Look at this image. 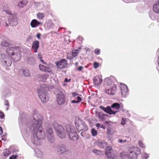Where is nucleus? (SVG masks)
<instances>
[{"instance_id":"18","label":"nucleus","mask_w":159,"mask_h":159,"mask_svg":"<svg viewBox=\"0 0 159 159\" xmlns=\"http://www.w3.org/2000/svg\"><path fill=\"white\" fill-rule=\"evenodd\" d=\"M11 58L6 57V60H4L2 61L3 64L6 66H10L12 64Z\"/></svg>"},{"instance_id":"51","label":"nucleus","mask_w":159,"mask_h":159,"mask_svg":"<svg viewBox=\"0 0 159 159\" xmlns=\"http://www.w3.org/2000/svg\"><path fill=\"white\" fill-rule=\"evenodd\" d=\"M126 140H125L124 141H123V140H122V139H119L118 140L119 142L120 143H124L125 142H126Z\"/></svg>"},{"instance_id":"13","label":"nucleus","mask_w":159,"mask_h":159,"mask_svg":"<svg viewBox=\"0 0 159 159\" xmlns=\"http://www.w3.org/2000/svg\"><path fill=\"white\" fill-rule=\"evenodd\" d=\"M57 102L59 105L63 104L65 101V96L61 92H59L57 94Z\"/></svg>"},{"instance_id":"31","label":"nucleus","mask_w":159,"mask_h":159,"mask_svg":"<svg viewBox=\"0 0 159 159\" xmlns=\"http://www.w3.org/2000/svg\"><path fill=\"white\" fill-rule=\"evenodd\" d=\"M23 74L25 77H28L30 76V73L29 70L25 69L23 71Z\"/></svg>"},{"instance_id":"3","label":"nucleus","mask_w":159,"mask_h":159,"mask_svg":"<svg viewBox=\"0 0 159 159\" xmlns=\"http://www.w3.org/2000/svg\"><path fill=\"white\" fill-rule=\"evenodd\" d=\"M67 134L70 139L71 140H77L78 139V136L76 132L75 128L70 125L66 126Z\"/></svg>"},{"instance_id":"33","label":"nucleus","mask_w":159,"mask_h":159,"mask_svg":"<svg viewBox=\"0 0 159 159\" xmlns=\"http://www.w3.org/2000/svg\"><path fill=\"white\" fill-rule=\"evenodd\" d=\"M93 152L95 154L98 155H100L102 154V151L96 149H93Z\"/></svg>"},{"instance_id":"2","label":"nucleus","mask_w":159,"mask_h":159,"mask_svg":"<svg viewBox=\"0 0 159 159\" xmlns=\"http://www.w3.org/2000/svg\"><path fill=\"white\" fill-rule=\"evenodd\" d=\"M120 106L118 103H114L111 106H107L106 108L102 106H100L99 108L109 115H115L119 111Z\"/></svg>"},{"instance_id":"7","label":"nucleus","mask_w":159,"mask_h":159,"mask_svg":"<svg viewBox=\"0 0 159 159\" xmlns=\"http://www.w3.org/2000/svg\"><path fill=\"white\" fill-rule=\"evenodd\" d=\"M38 92L39 98L42 102L45 103L48 100L49 97L46 92H42V91L38 90Z\"/></svg>"},{"instance_id":"39","label":"nucleus","mask_w":159,"mask_h":159,"mask_svg":"<svg viewBox=\"0 0 159 159\" xmlns=\"http://www.w3.org/2000/svg\"><path fill=\"white\" fill-rule=\"evenodd\" d=\"M122 157L123 159H130L129 155H122Z\"/></svg>"},{"instance_id":"10","label":"nucleus","mask_w":159,"mask_h":159,"mask_svg":"<svg viewBox=\"0 0 159 159\" xmlns=\"http://www.w3.org/2000/svg\"><path fill=\"white\" fill-rule=\"evenodd\" d=\"M46 133L49 141L51 143H53L55 140V138L52 129L50 128L48 129Z\"/></svg>"},{"instance_id":"14","label":"nucleus","mask_w":159,"mask_h":159,"mask_svg":"<svg viewBox=\"0 0 159 159\" xmlns=\"http://www.w3.org/2000/svg\"><path fill=\"white\" fill-rule=\"evenodd\" d=\"M120 88L122 95L123 97H125L128 91L127 86L124 84L121 83L120 84Z\"/></svg>"},{"instance_id":"4","label":"nucleus","mask_w":159,"mask_h":159,"mask_svg":"<svg viewBox=\"0 0 159 159\" xmlns=\"http://www.w3.org/2000/svg\"><path fill=\"white\" fill-rule=\"evenodd\" d=\"M52 125L59 137L61 139L65 137L66 136L65 131L61 125H59L55 122H54Z\"/></svg>"},{"instance_id":"34","label":"nucleus","mask_w":159,"mask_h":159,"mask_svg":"<svg viewBox=\"0 0 159 159\" xmlns=\"http://www.w3.org/2000/svg\"><path fill=\"white\" fill-rule=\"evenodd\" d=\"M9 43L7 42L6 41H5L2 42L1 43V45L2 47H8L9 45Z\"/></svg>"},{"instance_id":"16","label":"nucleus","mask_w":159,"mask_h":159,"mask_svg":"<svg viewBox=\"0 0 159 159\" xmlns=\"http://www.w3.org/2000/svg\"><path fill=\"white\" fill-rule=\"evenodd\" d=\"M94 84L97 86H99L102 82V77L99 76H97L93 79Z\"/></svg>"},{"instance_id":"37","label":"nucleus","mask_w":159,"mask_h":159,"mask_svg":"<svg viewBox=\"0 0 159 159\" xmlns=\"http://www.w3.org/2000/svg\"><path fill=\"white\" fill-rule=\"evenodd\" d=\"M37 17L38 19H41L43 18L44 16L43 13H40L37 14Z\"/></svg>"},{"instance_id":"9","label":"nucleus","mask_w":159,"mask_h":159,"mask_svg":"<svg viewBox=\"0 0 159 159\" xmlns=\"http://www.w3.org/2000/svg\"><path fill=\"white\" fill-rule=\"evenodd\" d=\"M106 156L109 158H113L115 156L114 151L111 146H108L105 150Z\"/></svg>"},{"instance_id":"56","label":"nucleus","mask_w":159,"mask_h":159,"mask_svg":"<svg viewBox=\"0 0 159 159\" xmlns=\"http://www.w3.org/2000/svg\"><path fill=\"white\" fill-rule=\"evenodd\" d=\"M2 133L3 131L2 130V128L1 126H0V134H2Z\"/></svg>"},{"instance_id":"15","label":"nucleus","mask_w":159,"mask_h":159,"mask_svg":"<svg viewBox=\"0 0 159 159\" xmlns=\"http://www.w3.org/2000/svg\"><path fill=\"white\" fill-rule=\"evenodd\" d=\"M81 50V48H79L78 49H75V50H73L72 51V53L71 54V55L70 56L69 55H68L67 56V59L71 60L73 58V57H76L78 53Z\"/></svg>"},{"instance_id":"19","label":"nucleus","mask_w":159,"mask_h":159,"mask_svg":"<svg viewBox=\"0 0 159 159\" xmlns=\"http://www.w3.org/2000/svg\"><path fill=\"white\" fill-rule=\"evenodd\" d=\"M96 115L100 120H105V116H107L108 115L103 114L102 112L96 111Z\"/></svg>"},{"instance_id":"58","label":"nucleus","mask_w":159,"mask_h":159,"mask_svg":"<svg viewBox=\"0 0 159 159\" xmlns=\"http://www.w3.org/2000/svg\"><path fill=\"white\" fill-rule=\"evenodd\" d=\"M38 57H39H39H41V53L38 54Z\"/></svg>"},{"instance_id":"57","label":"nucleus","mask_w":159,"mask_h":159,"mask_svg":"<svg viewBox=\"0 0 159 159\" xmlns=\"http://www.w3.org/2000/svg\"><path fill=\"white\" fill-rule=\"evenodd\" d=\"M96 126L97 127H98L99 126H101V125L99 123H98L96 125Z\"/></svg>"},{"instance_id":"17","label":"nucleus","mask_w":159,"mask_h":159,"mask_svg":"<svg viewBox=\"0 0 159 159\" xmlns=\"http://www.w3.org/2000/svg\"><path fill=\"white\" fill-rule=\"evenodd\" d=\"M116 89V85L114 84L113 85L112 88L110 89L107 88L106 89L105 92L107 93L109 95H113Z\"/></svg>"},{"instance_id":"62","label":"nucleus","mask_w":159,"mask_h":159,"mask_svg":"<svg viewBox=\"0 0 159 159\" xmlns=\"http://www.w3.org/2000/svg\"><path fill=\"white\" fill-rule=\"evenodd\" d=\"M78 62H76L75 63V66H77L78 65Z\"/></svg>"},{"instance_id":"63","label":"nucleus","mask_w":159,"mask_h":159,"mask_svg":"<svg viewBox=\"0 0 159 159\" xmlns=\"http://www.w3.org/2000/svg\"><path fill=\"white\" fill-rule=\"evenodd\" d=\"M2 140H3L4 141L5 140V139L4 138H2Z\"/></svg>"},{"instance_id":"55","label":"nucleus","mask_w":159,"mask_h":159,"mask_svg":"<svg viewBox=\"0 0 159 159\" xmlns=\"http://www.w3.org/2000/svg\"><path fill=\"white\" fill-rule=\"evenodd\" d=\"M71 102L72 103H78L77 101L75 100H72L71 101Z\"/></svg>"},{"instance_id":"25","label":"nucleus","mask_w":159,"mask_h":159,"mask_svg":"<svg viewBox=\"0 0 159 159\" xmlns=\"http://www.w3.org/2000/svg\"><path fill=\"white\" fill-rule=\"evenodd\" d=\"M98 144L100 148H107V143L104 141H99L98 143Z\"/></svg>"},{"instance_id":"44","label":"nucleus","mask_w":159,"mask_h":159,"mask_svg":"<svg viewBox=\"0 0 159 159\" xmlns=\"http://www.w3.org/2000/svg\"><path fill=\"white\" fill-rule=\"evenodd\" d=\"M95 53L97 55L99 54L100 50L98 49H96L94 51Z\"/></svg>"},{"instance_id":"54","label":"nucleus","mask_w":159,"mask_h":159,"mask_svg":"<svg viewBox=\"0 0 159 159\" xmlns=\"http://www.w3.org/2000/svg\"><path fill=\"white\" fill-rule=\"evenodd\" d=\"M72 95L73 96H75L78 95V94L76 92H73L72 93Z\"/></svg>"},{"instance_id":"41","label":"nucleus","mask_w":159,"mask_h":159,"mask_svg":"<svg viewBox=\"0 0 159 159\" xmlns=\"http://www.w3.org/2000/svg\"><path fill=\"white\" fill-rule=\"evenodd\" d=\"M94 67L95 68H97L99 66V64L96 62H95L93 63Z\"/></svg>"},{"instance_id":"30","label":"nucleus","mask_w":159,"mask_h":159,"mask_svg":"<svg viewBox=\"0 0 159 159\" xmlns=\"http://www.w3.org/2000/svg\"><path fill=\"white\" fill-rule=\"evenodd\" d=\"M38 78H39V80L41 81H44L47 79V76L46 75H38Z\"/></svg>"},{"instance_id":"29","label":"nucleus","mask_w":159,"mask_h":159,"mask_svg":"<svg viewBox=\"0 0 159 159\" xmlns=\"http://www.w3.org/2000/svg\"><path fill=\"white\" fill-rule=\"evenodd\" d=\"M35 59L33 57H30L29 58L28 63L31 65H34L35 63Z\"/></svg>"},{"instance_id":"1","label":"nucleus","mask_w":159,"mask_h":159,"mask_svg":"<svg viewBox=\"0 0 159 159\" xmlns=\"http://www.w3.org/2000/svg\"><path fill=\"white\" fill-rule=\"evenodd\" d=\"M43 117L40 114L35 113L31 117L26 126V130L28 133L33 134L32 142L35 145H38L39 140L45 138V135L43 132V129L41 127L43 120Z\"/></svg>"},{"instance_id":"5","label":"nucleus","mask_w":159,"mask_h":159,"mask_svg":"<svg viewBox=\"0 0 159 159\" xmlns=\"http://www.w3.org/2000/svg\"><path fill=\"white\" fill-rule=\"evenodd\" d=\"M75 126L77 130L79 131V132L82 130L87 131L88 129V127L85 123L81 120H80V119H79L78 120L75 121Z\"/></svg>"},{"instance_id":"22","label":"nucleus","mask_w":159,"mask_h":159,"mask_svg":"<svg viewBox=\"0 0 159 159\" xmlns=\"http://www.w3.org/2000/svg\"><path fill=\"white\" fill-rule=\"evenodd\" d=\"M153 11L156 13H159V0L153 5Z\"/></svg>"},{"instance_id":"20","label":"nucleus","mask_w":159,"mask_h":159,"mask_svg":"<svg viewBox=\"0 0 159 159\" xmlns=\"http://www.w3.org/2000/svg\"><path fill=\"white\" fill-rule=\"evenodd\" d=\"M39 42L38 41L36 40L34 42L32 43V48L34 49L35 52L36 53L37 52V49L39 47Z\"/></svg>"},{"instance_id":"8","label":"nucleus","mask_w":159,"mask_h":159,"mask_svg":"<svg viewBox=\"0 0 159 159\" xmlns=\"http://www.w3.org/2000/svg\"><path fill=\"white\" fill-rule=\"evenodd\" d=\"M141 153V151L139 148H134L133 150L130 151L129 154L130 159H136L137 156Z\"/></svg>"},{"instance_id":"36","label":"nucleus","mask_w":159,"mask_h":159,"mask_svg":"<svg viewBox=\"0 0 159 159\" xmlns=\"http://www.w3.org/2000/svg\"><path fill=\"white\" fill-rule=\"evenodd\" d=\"M91 133H92V135L93 136H95L97 134V132L93 128V129H91Z\"/></svg>"},{"instance_id":"64","label":"nucleus","mask_w":159,"mask_h":159,"mask_svg":"<svg viewBox=\"0 0 159 159\" xmlns=\"http://www.w3.org/2000/svg\"><path fill=\"white\" fill-rule=\"evenodd\" d=\"M105 123L107 124H108L109 123V122L108 121H106L105 122Z\"/></svg>"},{"instance_id":"27","label":"nucleus","mask_w":159,"mask_h":159,"mask_svg":"<svg viewBox=\"0 0 159 159\" xmlns=\"http://www.w3.org/2000/svg\"><path fill=\"white\" fill-rule=\"evenodd\" d=\"M11 58L13 59L14 62H16L20 60V57L19 54H14V55H12V56L11 57Z\"/></svg>"},{"instance_id":"24","label":"nucleus","mask_w":159,"mask_h":159,"mask_svg":"<svg viewBox=\"0 0 159 159\" xmlns=\"http://www.w3.org/2000/svg\"><path fill=\"white\" fill-rule=\"evenodd\" d=\"M15 49L14 48H8L7 49L6 51L7 53L10 56L12 57V55L14 54V51Z\"/></svg>"},{"instance_id":"21","label":"nucleus","mask_w":159,"mask_h":159,"mask_svg":"<svg viewBox=\"0 0 159 159\" xmlns=\"http://www.w3.org/2000/svg\"><path fill=\"white\" fill-rule=\"evenodd\" d=\"M40 24H42V23L38 21L36 19L33 20L30 23L31 26L32 28H35L37 27Z\"/></svg>"},{"instance_id":"61","label":"nucleus","mask_w":159,"mask_h":159,"mask_svg":"<svg viewBox=\"0 0 159 159\" xmlns=\"http://www.w3.org/2000/svg\"><path fill=\"white\" fill-rule=\"evenodd\" d=\"M7 13L9 14H11V13L10 11H7Z\"/></svg>"},{"instance_id":"47","label":"nucleus","mask_w":159,"mask_h":159,"mask_svg":"<svg viewBox=\"0 0 159 159\" xmlns=\"http://www.w3.org/2000/svg\"><path fill=\"white\" fill-rule=\"evenodd\" d=\"M4 114L3 113L0 112V119H2L4 117Z\"/></svg>"},{"instance_id":"60","label":"nucleus","mask_w":159,"mask_h":159,"mask_svg":"<svg viewBox=\"0 0 159 159\" xmlns=\"http://www.w3.org/2000/svg\"><path fill=\"white\" fill-rule=\"evenodd\" d=\"M125 123L124 122H122L121 123V124L123 125H125Z\"/></svg>"},{"instance_id":"50","label":"nucleus","mask_w":159,"mask_h":159,"mask_svg":"<svg viewBox=\"0 0 159 159\" xmlns=\"http://www.w3.org/2000/svg\"><path fill=\"white\" fill-rule=\"evenodd\" d=\"M83 68V66H80L77 68V70L79 71H81V70H82Z\"/></svg>"},{"instance_id":"49","label":"nucleus","mask_w":159,"mask_h":159,"mask_svg":"<svg viewBox=\"0 0 159 159\" xmlns=\"http://www.w3.org/2000/svg\"><path fill=\"white\" fill-rule=\"evenodd\" d=\"M148 157V156L147 154H145L143 155V157H144L145 159H147Z\"/></svg>"},{"instance_id":"42","label":"nucleus","mask_w":159,"mask_h":159,"mask_svg":"<svg viewBox=\"0 0 159 159\" xmlns=\"http://www.w3.org/2000/svg\"><path fill=\"white\" fill-rule=\"evenodd\" d=\"M1 58L2 59H3V60H6V57H8L7 56H6V55L4 54H1Z\"/></svg>"},{"instance_id":"28","label":"nucleus","mask_w":159,"mask_h":159,"mask_svg":"<svg viewBox=\"0 0 159 159\" xmlns=\"http://www.w3.org/2000/svg\"><path fill=\"white\" fill-rule=\"evenodd\" d=\"M39 69L45 72H50L48 70L49 69L48 68L46 67L45 66L40 64L39 65Z\"/></svg>"},{"instance_id":"46","label":"nucleus","mask_w":159,"mask_h":159,"mask_svg":"<svg viewBox=\"0 0 159 159\" xmlns=\"http://www.w3.org/2000/svg\"><path fill=\"white\" fill-rule=\"evenodd\" d=\"M80 135L83 137H84L86 135V132L85 131L82 132L80 133Z\"/></svg>"},{"instance_id":"6","label":"nucleus","mask_w":159,"mask_h":159,"mask_svg":"<svg viewBox=\"0 0 159 159\" xmlns=\"http://www.w3.org/2000/svg\"><path fill=\"white\" fill-rule=\"evenodd\" d=\"M56 149L57 152L61 154H67L69 150L65 144L62 143L57 145Z\"/></svg>"},{"instance_id":"12","label":"nucleus","mask_w":159,"mask_h":159,"mask_svg":"<svg viewBox=\"0 0 159 159\" xmlns=\"http://www.w3.org/2000/svg\"><path fill=\"white\" fill-rule=\"evenodd\" d=\"M8 21L11 26H15L18 24V21L16 16L14 15L11 16L8 20Z\"/></svg>"},{"instance_id":"48","label":"nucleus","mask_w":159,"mask_h":159,"mask_svg":"<svg viewBox=\"0 0 159 159\" xmlns=\"http://www.w3.org/2000/svg\"><path fill=\"white\" fill-rule=\"evenodd\" d=\"M39 59L40 60V61H41L43 64H46V63L45 62H44V61L43 60L41 57H39Z\"/></svg>"},{"instance_id":"45","label":"nucleus","mask_w":159,"mask_h":159,"mask_svg":"<svg viewBox=\"0 0 159 159\" xmlns=\"http://www.w3.org/2000/svg\"><path fill=\"white\" fill-rule=\"evenodd\" d=\"M76 98L77 99V100H76V101H77L78 103L80 102L81 100V98L79 96L77 97Z\"/></svg>"},{"instance_id":"59","label":"nucleus","mask_w":159,"mask_h":159,"mask_svg":"<svg viewBox=\"0 0 159 159\" xmlns=\"http://www.w3.org/2000/svg\"><path fill=\"white\" fill-rule=\"evenodd\" d=\"M68 81V79L67 78H66L65 79V82H67Z\"/></svg>"},{"instance_id":"52","label":"nucleus","mask_w":159,"mask_h":159,"mask_svg":"<svg viewBox=\"0 0 159 159\" xmlns=\"http://www.w3.org/2000/svg\"><path fill=\"white\" fill-rule=\"evenodd\" d=\"M10 25L8 21H6V23H5V26L6 27H7L8 26H9V25Z\"/></svg>"},{"instance_id":"26","label":"nucleus","mask_w":159,"mask_h":159,"mask_svg":"<svg viewBox=\"0 0 159 159\" xmlns=\"http://www.w3.org/2000/svg\"><path fill=\"white\" fill-rule=\"evenodd\" d=\"M34 152L36 156L37 157L42 158L43 156L41 151L39 149H35Z\"/></svg>"},{"instance_id":"35","label":"nucleus","mask_w":159,"mask_h":159,"mask_svg":"<svg viewBox=\"0 0 159 159\" xmlns=\"http://www.w3.org/2000/svg\"><path fill=\"white\" fill-rule=\"evenodd\" d=\"M10 154V152L8 149H6L4 150L3 152V154L4 156H8Z\"/></svg>"},{"instance_id":"11","label":"nucleus","mask_w":159,"mask_h":159,"mask_svg":"<svg viewBox=\"0 0 159 159\" xmlns=\"http://www.w3.org/2000/svg\"><path fill=\"white\" fill-rule=\"evenodd\" d=\"M55 64L58 68L62 69L66 66L67 61L65 59H62L56 62Z\"/></svg>"},{"instance_id":"40","label":"nucleus","mask_w":159,"mask_h":159,"mask_svg":"<svg viewBox=\"0 0 159 159\" xmlns=\"http://www.w3.org/2000/svg\"><path fill=\"white\" fill-rule=\"evenodd\" d=\"M18 155H13L9 157V159H16Z\"/></svg>"},{"instance_id":"43","label":"nucleus","mask_w":159,"mask_h":159,"mask_svg":"<svg viewBox=\"0 0 159 159\" xmlns=\"http://www.w3.org/2000/svg\"><path fill=\"white\" fill-rule=\"evenodd\" d=\"M139 144L141 147L143 148L144 147V144L142 142H141L140 141H139Z\"/></svg>"},{"instance_id":"53","label":"nucleus","mask_w":159,"mask_h":159,"mask_svg":"<svg viewBox=\"0 0 159 159\" xmlns=\"http://www.w3.org/2000/svg\"><path fill=\"white\" fill-rule=\"evenodd\" d=\"M41 35L39 33L36 35V37L38 39H39L40 38Z\"/></svg>"},{"instance_id":"23","label":"nucleus","mask_w":159,"mask_h":159,"mask_svg":"<svg viewBox=\"0 0 159 159\" xmlns=\"http://www.w3.org/2000/svg\"><path fill=\"white\" fill-rule=\"evenodd\" d=\"M28 2L26 0H22L18 3L17 6L19 8H22L25 7Z\"/></svg>"},{"instance_id":"32","label":"nucleus","mask_w":159,"mask_h":159,"mask_svg":"<svg viewBox=\"0 0 159 159\" xmlns=\"http://www.w3.org/2000/svg\"><path fill=\"white\" fill-rule=\"evenodd\" d=\"M105 82L109 86L111 85L113 83V81L110 79H107L105 80Z\"/></svg>"},{"instance_id":"38","label":"nucleus","mask_w":159,"mask_h":159,"mask_svg":"<svg viewBox=\"0 0 159 159\" xmlns=\"http://www.w3.org/2000/svg\"><path fill=\"white\" fill-rule=\"evenodd\" d=\"M4 105L7 106V107L6 109L7 110H8L9 108V104L8 102V101L7 100H5L4 101Z\"/></svg>"}]
</instances>
